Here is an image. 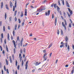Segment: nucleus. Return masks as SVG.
I'll use <instances>...</instances> for the list:
<instances>
[{"label":"nucleus","mask_w":74,"mask_h":74,"mask_svg":"<svg viewBox=\"0 0 74 74\" xmlns=\"http://www.w3.org/2000/svg\"><path fill=\"white\" fill-rule=\"evenodd\" d=\"M52 43H51L49 45L48 48H51V47H52Z\"/></svg>","instance_id":"16"},{"label":"nucleus","mask_w":74,"mask_h":74,"mask_svg":"<svg viewBox=\"0 0 74 74\" xmlns=\"http://www.w3.org/2000/svg\"><path fill=\"white\" fill-rule=\"evenodd\" d=\"M12 58L13 59H14V54L12 55Z\"/></svg>","instance_id":"60"},{"label":"nucleus","mask_w":74,"mask_h":74,"mask_svg":"<svg viewBox=\"0 0 74 74\" xmlns=\"http://www.w3.org/2000/svg\"><path fill=\"white\" fill-rule=\"evenodd\" d=\"M57 4H56V3H55V4H53V3L51 4V7H53L54 6V8H55V9H56V6H57Z\"/></svg>","instance_id":"5"},{"label":"nucleus","mask_w":74,"mask_h":74,"mask_svg":"<svg viewBox=\"0 0 74 74\" xmlns=\"http://www.w3.org/2000/svg\"><path fill=\"white\" fill-rule=\"evenodd\" d=\"M65 40L66 42H67V41H68V38H67V36L65 37Z\"/></svg>","instance_id":"25"},{"label":"nucleus","mask_w":74,"mask_h":74,"mask_svg":"<svg viewBox=\"0 0 74 74\" xmlns=\"http://www.w3.org/2000/svg\"><path fill=\"white\" fill-rule=\"evenodd\" d=\"M14 29L15 30H16V29H17V24H15Z\"/></svg>","instance_id":"23"},{"label":"nucleus","mask_w":74,"mask_h":74,"mask_svg":"<svg viewBox=\"0 0 74 74\" xmlns=\"http://www.w3.org/2000/svg\"><path fill=\"white\" fill-rule=\"evenodd\" d=\"M3 38H0V40H1V43H2V42H3Z\"/></svg>","instance_id":"32"},{"label":"nucleus","mask_w":74,"mask_h":74,"mask_svg":"<svg viewBox=\"0 0 74 74\" xmlns=\"http://www.w3.org/2000/svg\"><path fill=\"white\" fill-rule=\"evenodd\" d=\"M69 27H71V23H70L69 24Z\"/></svg>","instance_id":"44"},{"label":"nucleus","mask_w":74,"mask_h":74,"mask_svg":"<svg viewBox=\"0 0 74 74\" xmlns=\"http://www.w3.org/2000/svg\"><path fill=\"white\" fill-rule=\"evenodd\" d=\"M20 62H21L22 61V57H20Z\"/></svg>","instance_id":"49"},{"label":"nucleus","mask_w":74,"mask_h":74,"mask_svg":"<svg viewBox=\"0 0 74 74\" xmlns=\"http://www.w3.org/2000/svg\"><path fill=\"white\" fill-rule=\"evenodd\" d=\"M5 60L6 65H8V61L7 60V59H5Z\"/></svg>","instance_id":"18"},{"label":"nucleus","mask_w":74,"mask_h":74,"mask_svg":"<svg viewBox=\"0 0 74 74\" xmlns=\"http://www.w3.org/2000/svg\"><path fill=\"white\" fill-rule=\"evenodd\" d=\"M69 12L70 14H69V13H67L69 17V18H70L71 16V15L73 14V11L72 10H69Z\"/></svg>","instance_id":"3"},{"label":"nucleus","mask_w":74,"mask_h":74,"mask_svg":"<svg viewBox=\"0 0 74 74\" xmlns=\"http://www.w3.org/2000/svg\"><path fill=\"white\" fill-rule=\"evenodd\" d=\"M25 69L26 70H27V67H28V65H27L25 64Z\"/></svg>","instance_id":"34"},{"label":"nucleus","mask_w":74,"mask_h":74,"mask_svg":"<svg viewBox=\"0 0 74 74\" xmlns=\"http://www.w3.org/2000/svg\"><path fill=\"white\" fill-rule=\"evenodd\" d=\"M23 16V12H21V16L22 17Z\"/></svg>","instance_id":"31"},{"label":"nucleus","mask_w":74,"mask_h":74,"mask_svg":"<svg viewBox=\"0 0 74 74\" xmlns=\"http://www.w3.org/2000/svg\"><path fill=\"white\" fill-rule=\"evenodd\" d=\"M20 52L21 53H22V49H21V50L20 51Z\"/></svg>","instance_id":"61"},{"label":"nucleus","mask_w":74,"mask_h":74,"mask_svg":"<svg viewBox=\"0 0 74 74\" xmlns=\"http://www.w3.org/2000/svg\"><path fill=\"white\" fill-rule=\"evenodd\" d=\"M12 3L11 1H10V7H11V8H12Z\"/></svg>","instance_id":"12"},{"label":"nucleus","mask_w":74,"mask_h":74,"mask_svg":"<svg viewBox=\"0 0 74 74\" xmlns=\"http://www.w3.org/2000/svg\"><path fill=\"white\" fill-rule=\"evenodd\" d=\"M51 11L48 10V12H45V15L46 16H49L50 14V12Z\"/></svg>","instance_id":"4"},{"label":"nucleus","mask_w":74,"mask_h":74,"mask_svg":"<svg viewBox=\"0 0 74 74\" xmlns=\"http://www.w3.org/2000/svg\"><path fill=\"white\" fill-rule=\"evenodd\" d=\"M47 2V0H45L43 2V3H46V2Z\"/></svg>","instance_id":"55"},{"label":"nucleus","mask_w":74,"mask_h":74,"mask_svg":"<svg viewBox=\"0 0 74 74\" xmlns=\"http://www.w3.org/2000/svg\"><path fill=\"white\" fill-rule=\"evenodd\" d=\"M57 10L58 11V12L60 13V15H62V12H61V11H60L59 10Z\"/></svg>","instance_id":"26"},{"label":"nucleus","mask_w":74,"mask_h":74,"mask_svg":"<svg viewBox=\"0 0 74 74\" xmlns=\"http://www.w3.org/2000/svg\"><path fill=\"white\" fill-rule=\"evenodd\" d=\"M19 67H20V66L19 65H18L17 66V69L18 70H19Z\"/></svg>","instance_id":"36"},{"label":"nucleus","mask_w":74,"mask_h":74,"mask_svg":"<svg viewBox=\"0 0 74 74\" xmlns=\"http://www.w3.org/2000/svg\"><path fill=\"white\" fill-rule=\"evenodd\" d=\"M34 71H35V69H33L32 71V72L33 73H34Z\"/></svg>","instance_id":"62"},{"label":"nucleus","mask_w":74,"mask_h":74,"mask_svg":"<svg viewBox=\"0 0 74 74\" xmlns=\"http://www.w3.org/2000/svg\"><path fill=\"white\" fill-rule=\"evenodd\" d=\"M17 12V10H16L14 12V15L15 16H16V13Z\"/></svg>","instance_id":"28"},{"label":"nucleus","mask_w":74,"mask_h":74,"mask_svg":"<svg viewBox=\"0 0 74 74\" xmlns=\"http://www.w3.org/2000/svg\"><path fill=\"white\" fill-rule=\"evenodd\" d=\"M25 16H27V10H25Z\"/></svg>","instance_id":"22"},{"label":"nucleus","mask_w":74,"mask_h":74,"mask_svg":"<svg viewBox=\"0 0 74 74\" xmlns=\"http://www.w3.org/2000/svg\"><path fill=\"white\" fill-rule=\"evenodd\" d=\"M0 48L1 49V51H3V48L1 47V46H0Z\"/></svg>","instance_id":"41"},{"label":"nucleus","mask_w":74,"mask_h":74,"mask_svg":"<svg viewBox=\"0 0 74 74\" xmlns=\"http://www.w3.org/2000/svg\"><path fill=\"white\" fill-rule=\"evenodd\" d=\"M23 52L24 53H26V49L25 48H24L23 49Z\"/></svg>","instance_id":"51"},{"label":"nucleus","mask_w":74,"mask_h":74,"mask_svg":"<svg viewBox=\"0 0 74 74\" xmlns=\"http://www.w3.org/2000/svg\"><path fill=\"white\" fill-rule=\"evenodd\" d=\"M56 7L57 8V10H60V8L58 6H56Z\"/></svg>","instance_id":"39"},{"label":"nucleus","mask_w":74,"mask_h":74,"mask_svg":"<svg viewBox=\"0 0 74 74\" xmlns=\"http://www.w3.org/2000/svg\"><path fill=\"white\" fill-rule=\"evenodd\" d=\"M3 32H5V26L4 25L3 26Z\"/></svg>","instance_id":"21"},{"label":"nucleus","mask_w":74,"mask_h":74,"mask_svg":"<svg viewBox=\"0 0 74 74\" xmlns=\"http://www.w3.org/2000/svg\"><path fill=\"white\" fill-rule=\"evenodd\" d=\"M11 40H13V37L12 36L11 37Z\"/></svg>","instance_id":"58"},{"label":"nucleus","mask_w":74,"mask_h":74,"mask_svg":"<svg viewBox=\"0 0 74 74\" xmlns=\"http://www.w3.org/2000/svg\"><path fill=\"white\" fill-rule=\"evenodd\" d=\"M0 26H2V21H0Z\"/></svg>","instance_id":"46"},{"label":"nucleus","mask_w":74,"mask_h":74,"mask_svg":"<svg viewBox=\"0 0 74 74\" xmlns=\"http://www.w3.org/2000/svg\"><path fill=\"white\" fill-rule=\"evenodd\" d=\"M8 41L10 40V34H9V33L8 34Z\"/></svg>","instance_id":"13"},{"label":"nucleus","mask_w":74,"mask_h":74,"mask_svg":"<svg viewBox=\"0 0 74 74\" xmlns=\"http://www.w3.org/2000/svg\"><path fill=\"white\" fill-rule=\"evenodd\" d=\"M57 33L58 35H59V29H58L57 30Z\"/></svg>","instance_id":"30"},{"label":"nucleus","mask_w":74,"mask_h":74,"mask_svg":"<svg viewBox=\"0 0 74 74\" xmlns=\"http://www.w3.org/2000/svg\"><path fill=\"white\" fill-rule=\"evenodd\" d=\"M16 66H17V65H18V61L17 60L16 61V63H15Z\"/></svg>","instance_id":"27"},{"label":"nucleus","mask_w":74,"mask_h":74,"mask_svg":"<svg viewBox=\"0 0 74 74\" xmlns=\"http://www.w3.org/2000/svg\"><path fill=\"white\" fill-rule=\"evenodd\" d=\"M40 10H45V7L44 6H41L40 7Z\"/></svg>","instance_id":"9"},{"label":"nucleus","mask_w":74,"mask_h":74,"mask_svg":"<svg viewBox=\"0 0 74 74\" xmlns=\"http://www.w3.org/2000/svg\"><path fill=\"white\" fill-rule=\"evenodd\" d=\"M4 69L5 71H6V68H5V65H4Z\"/></svg>","instance_id":"50"},{"label":"nucleus","mask_w":74,"mask_h":74,"mask_svg":"<svg viewBox=\"0 0 74 74\" xmlns=\"http://www.w3.org/2000/svg\"><path fill=\"white\" fill-rule=\"evenodd\" d=\"M24 63V62H23V60H22V67H23V66Z\"/></svg>","instance_id":"33"},{"label":"nucleus","mask_w":74,"mask_h":74,"mask_svg":"<svg viewBox=\"0 0 74 74\" xmlns=\"http://www.w3.org/2000/svg\"><path fill=\"white\" fill-rule=\"evenodd\" d=\"M23 41V38H21V42H20V45H21V47H22V45H23V44H22V42Z\"/></svg>","instance_id":"7"},{"label":"nucleus","mask_w":74,"mask_h":74,"mask_svg":"<svg viewBox=\"0 0 74 74\" xmlns=\"http://www.w3.org/2000/svg\"><path fill=\"white\" fill-rule=\"evenodd\" d=\"M18 23H21V20H20V19H18Z\"/></svg>","instance_id":"57"},{"label":"nucleus","mask_w":74,"mask_h":74,"mask_svg":"<svg viewBox=\"0 0 74 74\" xmlns=\"http://www.w3.org/2000/svg\"><path fill=\"white\" fill-rule=\"evenodd\" d=\"M11 19H12V18H11V17H10L9 18V21H10V22H11Z\"/></svg>","instance_id":"43"},{"label":"nucleus","mask_w":74,"mask_h":74,"mask_svg":"<svg viewBox=\"0 0 74 74\" xmlns=\"http://www.w3.org/2000/svg\"><path fill=\"white\" fill-rule=\"evenodd\" d=\"M4 42L5 44H6V39H5L4 40Z\"/></svg>","instance_id":"59"},{"label":"nucleus","mask_w":74,"mask_h":74,"mask_svg":"<svg viewBox=\"0 0 74 74\" xmlns=\"http://www.w3.org/2000/svg\"><path fill=\"white\" fill-rule=\"evenodd\" d=\"M3 2H1V9L3 8Z\"/></svg>","instance_id":"15"},{"label":"nucleus","mask_w":74,"mask_h":74,"mask_svg":"<svg viewBox=\"0 0 74 74\" xmlns=\"http://www.w3.org/2000/svg\"><path fill=\"white\" fill-rule=\"evenodd\" d=\"M73 73H74V70H72L71 71V74H73Z\"/></svg>","instance_id":"47"},{"label":"nucleus","mask_w":74,"mask_h":74,"mask_svg":"<svg viewBox=\"0 0 74 74\" xmlns=\"http://www.w3.org/2000/svg\"><path fill=\"white\" fill-rule=\"evenodd\" d=\"M5 20H6V18H7V13H5Z\"/></svg>","instance_id":"24"},{"label":"nucleus","mask_w":74,"mask_h":74,"mask_svg":"<svg viewBox=\"0 0 74 74\" xmlns=\"http://www.w3.org/2000/svg\"><path fill=\"white\" fill-rule=\"evenodd\" d=\"M16 7V1H15V6H13V10H15V8Z\"/></svg>","instance_id":"8"},{"label":"nucleus","mask_w":74,"mask_h":74,"mask_svg":"<svg viewBox=\"0 0 74 74\" xmlns=\"http://www.w3.org/2000/svg\"><path fill=\"white\" fill-rule=\"evenodd\" d=\"M61 33L62 35H63V31L62 30H61Z\"/></svg>","instance_id":"40"},{"label":"nucleus","mask_w":74,"mask_h":74,"mask_svg":"<svg viewBox=\"0 0 74 74\" xmlns=\"http://www.w3.org/2000/svg\"><path fill=\"white\" fill-rule=\"evenodd\" d=\"M65 47L67 48V42L65 43Z\"/></svg>","instance_id":"42"},{"label":"nucleus","mask_w":74,"mask_h":74,"mask_svg":"<svg viewBox=\"0 0 74 74\" xmlns=\"http://www.w3.org/2000/svg\"><path fill=\"white\" fill-rule=\"evenodd\" d=\"M67 49L68 51H69L70 50V46L69 45H68Z\"/></svg>","instance_id":"29"},{"label":"nucleus","mask_w":74,"mask_h":74,"mask_svg":"<svg viewBox=\"0 0 74 74\" xmlns=\"http://www.w3.org/2000/svg\"><path fill=\"white\" fill-rule=\"evenodd\" d=\"M72 48H73V49H74V45L73 44L72 45Z\"/></svg>","instance_id":"64"},{"label":"nucleus","mask_w":74,"mask_h":74,"mask_svg":"<svg viewBox=\"0 0 74 74\" xmlns=\"http://www.w3.org/2000/svg\"><path fill=\"white\" fill-rule=\"evenodd\" d=\"M63 15L64 16H66V13L65 12H64Z\"/></svg>","instance_id":"63"},{"label":"nucleus","mask_w":74,"mask_h":74,"mask_svg":"<svg viewBox=\"0 0 74 74\" xmlns=\"http://www.w3.org/2000/svg\"><path fill=\"white\" fill-rule=\"evenodd\" d=\"M6 51L7 52H8V46H7V45H6Z\"/></svg>","instance_id":"20"},{"label":"nucleus","mask_w":74,"mask_h":74,"mask_svg":"<svg viewBox=\"0 0 74 74\" xmlns=\"http://www.w3.org/2000/svg\"><path fill=\"white\" fill-rule=\"evenodd\" d=\"M43 58H44V61H45V60H47V57H43Z\"/></svg>","instance_id":"17"},{"label":"nucleus","mask_w":74,"mask_h":74,"mask_svg":"<svg viewBox=\"0 0 74 74\" xmlns=\"http://www.w3.org/2000/svg\"><path fill=\"white\" fill-rule=\"evenodd\" d=\"M61 44L62 45H60V48H62V47H63V46H64V43H63V42H61Z\"/></svg>","instance_id":"6"},{"label":"nucleus","mask_w":74,"mask_h":74,"mask_svg":"<svg viewBox=\"0 0 74 74\" xmlns=\"http://www.w3.org/2000/svg\"><path fill=\"white\" fill-rule=\"evenodd\" d=\"M5 7L6 8L7 10H9V8H8V5H5Z\"/></svg>","instance_id":"19"},{"label":"nucleus","mask_w":74,"mask_h":74,"mask_svg":"<svg viewBox=\"0 0 74 74\" xmlns=\"http://www.w3.org/2000/svg\"><path fill=\"white\" fill-rule=\"evenodd\" d=\"M19 40V37L18 36H17V41H18Z\"/></svg>","instance_id":"52"},{"label":"nucleus","mask_w":74,"mask_h":74,"mask_svg":"<svg viewBox=\"0 0 74 74\" xmlns=\"http://www.w3.org/2000/svg\"><path fill=\"white\" fill-rule=\"evenodd\" d=\"M62 3L63 5H64V0H63L62 1Z\"/></svg>","instance_id":"56"},{"label":"nucleus","mask_w":74,"mask_h":74,"mask_svg":"<svg viewBox=\"0 0 74 74\" xmlns=\"http://www.w3.org/2000/svg\"><path fill=\"white\" fill-rule=\"evenodd\" d=\"M62 25L63 27H64L65 30H66V26H67V21L66 19H64V22H62Z\"/></svg>","instance_id":"1"},{"label":"nucleus","mask_w":74,"mask_h":74,"mask_svg":"<svg viewBox=\"0 0 74 74\" xmlns=\"http://www.w3.org/2000/svg\"><path fill=\"white\" fill-rule=\"evenodd\" d=\"M66 5L68 7H70V5H69V4L67 1H66Z\"/></svg>","instance_id":"10"},{"label":"nucleus","mask_w":74,"mask_h":74,"mask_svg":"<svg viewBox=\"0 0 74 74\" xmlns=\"http://www.w3.org/2000/svg\"><path fill=\"white\" fill-rule=\"evenodd\" d=\"M21 53H20L19 54V58H21V57H22V56H21Z\"/></svg>","instance_id":"54"},{"label":"nucleus","mask_w":74,"mask_h":74,"mask_svg":"<svg viewBox=\"0 0 74 74\" xmlns=\"http://www.w3.org/2000/svg\"><path fill=\"white\" fill-rule=\"evenodd\" d=\"M10 63H12V61L11 58H10Z\"/></svg>","instance_id":"38"},{"label":"nucleus","mask_w":74,"mask_h":74,"mask_svg":"<svg viewBox=\"0 0 74 74\" xmlns=\"http://www.w3.org/2000/svg\"><path fill=\"white\" fill-rule=\"evenodd\" d=\"M41 63L40 62L39 63H38V62H36V64H35L36 66H38Z\"/></svg>","instance_id":"14"},{"label":"nucleus","mask_w":74,"mask_h":74,"mask_svg":"<svg viewBox=\"0 0 74 74\" xmlns=\"http://www.w3.org/2000/svg\"><path fill=\"white\" fill-rule=\"evenodd\" d=\"M17 20V18H16V17H15L14 18V21L15 22H16Z\"/></svg>","instance_id":"53"},{"label":"nucleus","mask_w":74,"mask_h":74,"mask_svg":"<svg viewBox=\"0 0 74 74\" xmlns=\"http://www.w3.org/2000/svg\"><path fill=\"white\" fill-rule=\"evenodd\" d=\"M12 42L14 45V47L15 48L14 49V53H15L16 52V49H15L16 48V44L15 43V40H13Z\"/></svg>","instance_id":"2"},{"label":"nucleus","mask_w":74,"mask_h":74,"mask_svg":"<svg viewBox=\"0 0 74 74\" xmlns=\"http://www.w3.org/2000/svg\"><path fill=\"white\" fill-rule=\"evenodd\" d=\"M47 53H46L44 54V55L43 56V57L44 58V57H45V56H47Z\"/></svg>","instance_id":"37"},{"label":"nucleus","mask_w":74,"mask_h":74,"mask_svg":"<svg viewBox=\"0 0 74 74\" xmlns=\"http://www.w3.org/2000/svg\"><path fill=\"white\" fill-rule=\"evenodd\" d=\"M12 34L13 36H15V31H13Z\"/></svg>","instance_id":"35"},{"label":"nucleus","mask_w":74,"mask_h":74,"mask_svg":"<svg viewBox=\"0 0 74 74\" xmlns=\"http://www.w3.org/2000/svg\"><path fill=\"white\" fill-rule=\"evenodd\" d=\"M1 38H3L4 37V36H3V34L2 33L1 34Z\"/></svg>","instance_id":"48"},{"label":"nucleus","mask_w":74,"mask_h":74,"mask_svg":"<svg viewBox=\"0 0 74 74\" xmlns=\"http://www.w3.org/2000/svg\"><path fill=\"white\" fill-rule=\"evenodd\" d=\"M6 71L8 73V74H9V71H8V69H6Z\"/></svg>","instance_id":"45"},{"label":"nucleus","mask_w":74,"mask_h":74,"mask_svg":"<svg viewBox=\"0 0 74 74\" xmlns=\"http://www.w3.org/2000/svg\"><path fill=\"white\" fill-rule=\"evenodd\" d=\"M57 23V17H56L55 20V26H56V25Z\"/></svg>","instance_id":"11"}]
</instances>
